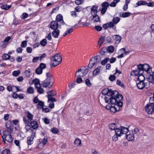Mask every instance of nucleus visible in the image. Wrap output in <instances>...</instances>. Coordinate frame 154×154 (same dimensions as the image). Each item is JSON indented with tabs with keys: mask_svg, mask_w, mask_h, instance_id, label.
Listing matches in <instances>:
<instances>
[{
	"mask_svg": "<svg viewBox=\"0 0 154 154\" xmlns=\"http://www.w3.org/2000/svg\"><path fill=\"white\" fill-rule=\"evenodd\" d=\"M3 141L5 143H6L5 141H6L9 143H11L13 139L12 138L11 134L5 136V137H2Z\"/></svg>",
	"mask_w": 154,
	"mask_h": 154,
	"instance_id": "nucleus-15",
	"label": "nucleus"
},
{
	"mask_svg": "<svg viewBox=\"0 0 154 154\" xmlns=\"http://www.w3.org/2000/svg\"><path fill=\"white\" fill-rule=\"evenodd\" d=\"M84 0H76L75 1V3L78 5H81L82 4Z\"/></svg>",
	"mask_w": 154,
	"mask_h": 154,
	"instance_id": "nucleus-64",
	"label": "nucleus"
},
{
	"mask_svg": "<svg viewBox=\"0 0 154 154\" xmlns=\"http://www.w3.org/2000/svg\"><path fill=\"white\" fill-rule=\"evenodd\" d=\"M70 14L73 17L75 18L77 16V14L75 11H71L70 12Z\"/></svg>",
	"mask_w": 154,
	"mask_h": 154,
	"instance_id": "nucleus-56",
	"label": "nucleus"
},
{
	"mask_svg": "<svg viewBox=\"0 0 154 154\" xmlns=\"http://www.w3.org/2000/svg\"><path fill=\"white\" fill-rule=\"evenodd\" d=\"M42 69L38 67L35 70L36 73L38 74H41L42 73Z\"/></svg>",
	"mask_w": 154,
	"mask_h": 154,
	"instance_id": "nucleus-45",
	"label": "nucleus"
},
{
	"mask_svg": "<svg viewBox=\"0 0 154 154\" xmlns=\"http://www.w3.org/2000/svg\"><path fill=\"white\" fill-rule=\"evenodd\" d=\"M92 15L93 17L92 20L94 22H98L100 21V17L97 14Z\"/></svg>",
	"mask_w": 154,
	"mask_h": 154,
	"instance_id": "nucleus-22",
	"label": "nucleus"
},
{
	"mask_svg": "<svg viewBox=\"0 0 154 154\" xmlns=\"http://www.w3.org/2000/svg\"><path fill=\"white\" fill-rule=\"evenodd\" d=\"M107 51L106 50V48H102L101 51H100V54L102 55H103L105 54L106 53H107Z\"/></svg>",
	"mask_w": 154,
	"mask_h": 154,
	"instance_id": "nucleus-44",
	"label": "nucleus"
},
{
	"mask_svg": "<svg viewBox=\"0 0 154 154\" xmlns=\"http://www.w3.org/2000/svg\"><path fill=\"white\" fill-rule=\"evenodd\" d=\"M107 25L108 27L110 28H112L113 29H116V27L115 26V24L113 22L111 21L108 23Z\"/></svg>",
	"mask_w": 154,
	"mask_h": 154,
	"instance_id": "nucleus-37",
	"label": "nucleus"
},
{
	"mask_svg": "<svg viewBox=\"0 0 154 154\" xmlns=\"http://www.w3.org/2000/svg\"><path fill=\"white\" fill-rule=\"evenodd\" d=\"M73 30V28L72 27L68 29L64 33L63 35V36H65L70 34L72 32Z\"/></svg>",
	"mask_w": 154,
	"mask_h": 154,
	"instance_id": "nucleus-26",
	"label": "nucleus"
},
{
	"mask_svg": "<svg viewBox=\"0 0 154 154\" xmlns=\"http://www.w3.org/2000/svg\"><path fill=\"white\" fill-rule=\"evenodd\" d=\"M106 50L108 52L113 53L114 51V48L113 46L111 45L106 48Z\"/></svg>",
	"mask_w": 154,
	"mask_h": 154,
	"instance_id": "nucleus-35",
	"label": "nucleus"
},
{
	"mask_svg": "<svg viewBox=\"0 0 154 154\" xmlns=\"http://www.w3.org/2000/svg\"><path fill=\"white\" fill-rule=\"evenodd\" d=\"M11 7V5H8L7 4H3L1 7L2 9L5 10H8Z\"/></svg>",
	"mask_w": 154,
	"mask_h": 154,
	"instance_id": "nucleus-34",
	"label": "nucleus"
},
{
	"mask_svg": "<svg viewBox=\"0 0 154 154\" xmlns=\"http://www.w3.org/2000/svg\"><path fill=\"white\" fill-rule=\"evenodd\" d=\"M145 109L147 112L149 114H151V117L154 118V105L148 104L146 106Z\"/></svg>",
	"mask_w": 154,
	"mask_h": 154,
	"instance_id": "nucleus-6",
	"label": "nucleus"
},
{
	"mask_svg": "<svg viewBox=\"0 0 154 154\" xmlns=\"http://www.w3.org/2000/svg\"><path fill=\"white\" fill-rule=\"evenodd\" d=\"M109 127L111 130H115L116 128L115 123H111L109 125Z\"/></svg>",
	"mask_w": 154,
	"mask_h": 154,
	"instance_id": "nucleus-43",
	"label": "nucleus"
},
{
	"mask_svg": "<svg viewBox=\"0 0 154 154\" xmlns=\"http://www.w3.org/2000/svg\"><path fill=\"white\" fill-rule=\"evenodd\" d=\"M120 18L118 17H115L113 18L112 20V21L115 24H117L120 20Z\"/></svg>",
	"mask_w": 154,
	"mask_h": 154,
	"instance_id": "nucleus-40",
	"label": "nucleus"
},
{
	"mask_svg": "<svg viewBox=\"0 0 154 154\" xmlns=\"http://www.w3.org/2000/svg\"><path fill=\"white\" fill-rule=\"evenodd\" d=\"M27 116L28 119L29 120H32L33 119V116L30 112H28L27 114Z\"/></svg>",
	"mask_w": 154,
	"mask_h": 154,
	"instance_id": "nucleus-52",
	"label": "nucleus"
},
{
	"mask_svg": "<svg viewBox=\"0 0 154 154\" xmlns=\"http://www.w3.org/2000/svg\"><path fill=\"white\" fill-rule=\"evenodd\" d=\"M127 139L129 141L134 140V136L133 134H130L126 135Z\"/></svg>",
	"mask_w": 154,
	"mask_h": 154,
	"instance_id": "nucleus-21",
	"label": "nucleus"
},
{
	"mask_svg": "<svg viewBox=\"0 0 154 154\" xmlns=\"http://www.w3.org/2000/svg\"><path fill=\"white\" fill-rule=\"evenodd\" d=\"M27 92L29 94H32L34 92V89L33 87L30 86L27 90Z\"/></svg>",
	"mask_w": 154,
	"mask_h": 154,
	"instance_id": "nucleus-42",
	"label": "nucleus"
},
{
	"mask_svg": "<svg viewBox=\"0 0 154 154\" xmlns=\"http://www.w3.org/2000/svg\"><path fill=\"white\" fill-rule=\"evenodd\" d=\"M11 122L10 121L7 122L6 124V126L7 128V130H9L11 131H12V129L11 128Z\"/></svg>",
	"mask_w": 154,
	"mask_h": 154,
	"instance_id": "nucleus-36",
	"label": "nucleus"
},
{
	"mask_svg": "<svg viewBox=\"0 0 154 154\" xmlns=\"http://www.w3.org/2000/svg\"><path fill=\"white\" fill-rule=\"evenodd\" d=\"M114 74L113 75H111L109 77V79L111 81H113L115 80L116 76Z\"/></svg>",
	"mask_w": 154,
	"mask_h": 154,
	"instance_id": "nucleus-55",
	"label": "nucleus"
},
{
	"mask_svg": "<svg viewBox=\"0 0 154 154\" xmlns=\"http://www.w3.org/2000/svg\"><path fill=\"white\" fill-rule=\"evenodd\" d=\"M48 100L51 101V102H55L56 101V99L52 97V95H48Z\"/></svg>",
	"mask_w": 154,
	"mask_h": 154,
	"instance_id": "nucleus-41",
	"label": "nucleus"
},
{
	"mask_svg": "<svg viewBox=\"0 0 154 154\" xmlns=\"http://www.w3.org/2000/svg\"><path fill=\"white\" fill-rule=\"evenodd\" d=\"M121 129L122 135L123 134H126L129 131L128 128H125L122 126H121Z\"/></svg>",
	"mask_w": 154,
	"mask_h": 154,
	"instance_id": "nucleus-23",
	"label": "nucleus"
},
{
	"mask_svg": "<svg viewBox=\"0 0 154 154\" xmlns=\"http://www.w3.org/2000/svg\"><path fill=\"white\" fill-rule=\"evenodd\" d=\"M123 96L122 95H120L116 98H110L109 99V103L112 105H109L106 106V108L108 109H110L111 111L113 112H115L117 111H119L120 108H121L123 103L122 102L123 99Z\"/></svg>",
	"mask_w": 154,
	"mask_h": 154,
	"instance_id": "nucleus-1",
	"label": "nucleus"
},
{
	"mask_svg": "<svg viewBox=\"0 0 154 154\" xmlns=\"http://www.w3.org/2000/svg\"><path fill=\"white\" fill-rule=\"evenodd\" d=\"M47 43V40L45 39H44L40 42V44L44 47L46 45Z\"/></svg>",
	"mask_w": 154,
	"mask_h": 154,
	"instance_id": "nucleus-46",
	"label": "nucleus"
},
{
	"mask_svg": "<svg viewBox=\"0 0 154 154\" xmlns=\"http://www.w3.org/2000/svg\"><path fill=\"white\" fill-rule=\"evenodd\" d=\"M12 90L14 92H15L18 91H19V88L16 87L15 86H12Z\"/></svg>",
	"mask_w": 154,
	"mask_h": 154,
	"instance_id": "nucleus-53",
	"label": "nucleus"
},
{
	"mask_svg": "<svg viewBox=\"0 0 154 154\" xmlns=\"http://www.w3.org/2000/svg\"><path fill=\"white\" fill-rule=\"evenodd\" d=\"M28 16V14L26 13H24L21 16V17L23 19L26 18Z\"/></svg>",
	"mask_w": 154,
	"mask_h": 154,
	"instance_id": "nucleus-62",
	"label": "nucleus"
},
{
	"mask_svg": "<svg viewBox=\"0 0 154 154\" xmlns=\"http://www.w3.org/2000/svg\"><path fill=\"white\" fill-rule=\"evenodd\" d=\"M120 0H113L111 3L109 4V6L111 7H115L116 6V4L120 1Z\"/></svg>",
	"mask_w": 154,
	"mask_h": 154,
	"instance_id": "nucleus-38",
	"label": "nucleus"
},
{
	"mask_svg": "<svg viewBox=\"0 0 154 154\" xmlns=\"http://www.w3.org/2000/svg\"><path fill=\"white\" fill-rule=\"evenodd\" d=\"M12 131H11L9 130H5L3 131V135L2 136V137H5V136L10 135L11 134V132Z\"/></svg>",
	"mask_w": 154,
	"mask_h": 154,
	"instance_id": "nucleus-27",
	"label": "nucleus"
},
{
	"mask_svg": "<svg viewBox=\"0 0 154 154\" xmlns=\"http://www.w3.org/2000/svg\"><path fill=\"white\" fill-rule=\"evenodd\" d=\"M115 130L116 134L117 135L118 137H120L122 135L121 129V126L118 128H116Z\"/></svg>",
	"mask_w": 154,
	"mask_h": 154,
	"instance_id": "nucleus-24",
	"label": "nucleus"
},
{
	"mask_svg": "<svg viewBox=\"0 0 154 154\" xmlns=\"http://www.w3.org/2000/svg\"><path fill=\"white\" fill-rule=\"evenodd\" d=\"M113 38L115 40L116 44H118L121 42V38L120 36L118 35H114L112 36Z\"/></svg>",
	"mask_w": 154,
	"mask_h": 154,
	"instance_id": "nucleus-17",
	"label": "nucleus"
},
{
	"mask_svg": "<svg viewBox=\"0 0 154 154\" xmlns=\"http://www.w3.org/2000/svg\"><path fill=\"white\" fill-rule=\"evenodd\" d=\"M97 64V63L96 61L93 57L91 58L90 60L88 66L89 68H91Z\"/></svg>",
	"mask_w": 154,
	"mask_h": 154,
	"instance_id": "nucleus-14",
	"label": "nucleus"
},
{
	"mask_svg": "<svg viewBox=\"0 0 154 154\" xmlns=\"http://www.w3.org/2000/svg\"><path fill=\"white\" fill-rule=\"evenodd\" d=\"M40 101L38 99L37 97H35L33 99V102L35 103H38Z\"/></svg>",
	"mask_w": 154,
	"mask_h": 154,
	"instance_id": "nucleus-57",
	"label": "nucleus"
},
{
	"mask_svg": "<svg viewBox=\"0 0 154 154\" xmlns=\"http://www.w3.org/2000/svg\"><path fill=\"white\" fill-rule=\"evenodd\" d=\"M102 93L103 95L102 97L104 99L106 103H109V99H110V98H116L119 95H121L119 94L118 92L117 91H113L108 88L103 90Z\"/></svg>",
	"mask_w": 154,
	"mask_h": 154,
	"instance_id": "nucleus-2",
	"label": "nucleus"
},
{
	"mask_svg": "<svg viewBox=\"0 0 154 154\" xmlns=\"http://www.w3.org/2000/svg\"><path fill=\"white\" fill-rule=\"evenodd\" d=\"M62 58L61 56L58 54H55L51 58V68L56 66L60 64L62 61Z\"/></svg>",
	"mask_w": 154,
	"mask_h": 154,
	"instance_id": "nucleus-5",
	"label": "nucleus"
},
{
	"mask_svg": "<svg viewBox=\"0 0 154 154\" xmlns=\"http://www.w3.org/2000/svg\"><path fill=\"white\" fill-rule=\"evenodd\" d=\"M85 83L88 87H91V83L90 80L88 79H87L85 80Z\"/></svg>",
	"mask_w": 154,
	"mask_h": 154,
	"instance_id": "nucleus-54",
	"label": "nucleus"
},
{
	"mask_svg": "<svg viewBox=\"0 0 154 154\" xmlns=\"http://www.w3.org/2000/svg\"><path fill=\"white\" fill-rule=\"evenodd\" d=\"M137 86L140 89H142L143 88H147L149 87V82H139L137 83Z\"/></svg>",
	"mask_w": 154,
	"mask_h": 154,
	"instance_id": "nucleus-8",
	"label": "nucleus"
},
{
	"mask_svg": "<svg viewBox=\"0 0 154 154\" xmlns=\"http://www.w3.org/2000/svg\"><path fill=\"white\" fill-rule=\"evenodd\" d=\"M10 153V150L8 149H5L3 150L1 154H9Z\"/></svg>",
	"mask_w": 154,
	"mask_h": 154,
	"instance_id": "nucleus-50",
	"label": "nucleus"
},
{
	"mask_svg": "<svg viewBox=\"0 0 154 154\" xmlns=\"http://www.w3.org/2000/svg\"><path fill=\"white\" fill-rule=\"evenodd\" d=\"M147 74L148 75H154V67L149 68Z\"/></svg>",
	"mask_w": 154,
	"mask_h": 154,
	"instance_id": "nucleus-30",
	"label": "nucleus"
},
{
	"mask_svg": "<svg viewBox=\"0 0 154 154\" xmlns=\"http://www.w3.org/2000/svg\"><path fill=\"white\" fill-rule=\"evenodd\" d=\"M82 71L81 69H79L76 72L75 74V75L77 77H81L85 76L86 74H87L88 72V69H84L82 72V75H79L78 73H79L80 72Z\"/></svg>",
	"mask_w": 154,
	"mask_h": 154,
	"instance_id": "nucleus-10",
	"label": "nucleus"
},
{
	"mask_svg": "<svg viewBox=\"0 0 154 154\" xmlns=\"http://www.w3.org/2000/svg\"><path fill=\"white\" fill-rule=\"evenodd\" d=\"M98 7L96 5H94L92 6L91 9V12L92 15H94L97 14Z\"/></svg>",
	"mask_w": 154,
	"mask_h": 154,
	"instance_id": "nucleus-16",
	"label": "nucleus"
},
{
	"mask_svg": "<svg viewBox=\"0 0 154 154\" xmlns=\"http://www.w3.org/2000/svg\"><path fill=\"white\" fill-rule=\"evenodd\" d=\"M116 84L122 88H124V86L123 83L120 81L117 80Z\"/></svg>",
	"mask_w": 154,
	"mask_h": 154,
	"instance_id": "nucleus-58",
	"label": "nucleus"
},
{
	"mask_svg": "<svg viewBox=\"0 0 154 154\" xmlns=\"http://www.w3.org/2000/svg\"><path fill=\"white\" fill-rule=\"evenodd\" d=\"M51 131L54 134H57L59 132V130L56 128H53L51 129Z\"/></svg>",
	"mask_w": 154,
	"mask_h": 154,
	"instance_id": "nucleus-60",
	"label": "nucleus"
},
{
	"mask_svg": "<svg viewBox=\"0 0 154 154\" xmlns=\"http://www.w3.org/2000/svg\"><path fill=\"white\" fill-rule=\"evenodd\" d=\"M131 75L133 76H137L138 80L139 82H144L145 80V77L143 75V74H140V73H138L137 74H132V72H131Z\"/></svg>",
	"mask_w": 154,
	"mask_h": 154,
	"instance_id": "nucleus-11",
	"label": "nucleus"
},
{
	"mask_svg": "<svg viewBox=\"0 0 154 154\" xmlns=\"http://www.w3.org/2000/svg\"><path fill=\"white\" fill-rule=\"evenodd\" d=\"M46 78L42 82V86L49 90L52 86L53 82L51 80L52 75L49 72L46 73Z\"/></svg>",
	"mask_w": 154,
	"mask_h": 154,
	"instance_id": "nucleus-3",
	"label": "nucleus"
},
{
	"mask_svg": "<svg viewBox=\"0 0 154 154\" xmlns=\"http://www.w3.org/2000/svg\"><path fill=\"white\" fill-rule=\"evenodd\" d=\"M148 80L149 82L152 83H154V75H149Z\"/></svg>",
	"mask_w": 154,
	"mask_h": 154,
	"instance_id": "nucleus-39",
	"label": "nucleus"
},
{
	"mask_svg": "<svg viewBox=\"0 0 154 154\" xmlns=\"http://www.w3.org/2000/svg\"><path fill=\"white\" fill-rule=\"evenodd\" d=\"M50 28L54 30L58 29L59 25L56 21H52L50 23ZM59 26L60 25H59Z\"/></svg>",
	"mask_w": 154,
	"mask_h": 154,
	"instance_id": "nucleus-9",
	"label": "nucleus"
},
{
	"mask_svg": "<svg viewBox=\"0 0 154 154\" xmlns=\"http://www.w3.org/2000/svg\"><path fill=\"white\" fill-rule=\"evenodd\" d=\"M60 33V31L58 29L54 30L52 32L53 36L54 38L58 37Z\"/></svg>",
	"mask_w": 154,
	"mask_h": 154,
	"instance_id": "nucleus-20",
	"label": "nucleus"
},
{
	"mask_svg": "<svg viewBox=\"0 0 154 154\" xmlns=\"http://www.w3.org/2000/svg\"><path fill=\"white\" fill-rule=\"evenodd\" d=\"M56 20L57 23L59 22L61 25H64L65 24L63 20V16L61 14H59L57 15Z\"/></svg>",
	"mask_w": 154,
	"mask_h": 154,
	"instance_id": "nucleus-13",
	"label": "nucleus"
},
{
	"mask_svg": "<svg viewBox=\"0 0 154 154\" xmlns=\"http://www.w3.org/2000/svg\"><path fill=\"white\" fill-rule=\"evenodd\" d=\"M147 2L144 1H138L135 5L134 7H136L138 6L141 5H146Z\"/></svg>",
	"mask_w": 154,
	"mask_h": 154,
	"instance_id": "nucleus-29",
	"label": "nucleus"
},
{
	"mask_svg": "<svg viewBox=\"0 0 154 154\" xmlns=\"http://www.w3.org/2000/svg\"><path fill=\"white\" fill-rule=\"evenodd\" d=\"M30 125L31 127L29 125H26V128L27 131L30 130L32 131V128L33 129H36L37 128L38 126L37 122L35 121H33L30 124Z\"/></svg>",
	"mask_w": 154,
	"mask_h": 154,
	"instance_id": "nucleus-7",
	"label": "nucleus"
},
{
	"mask_svg": "<svg viewBox=\"0 0 154 154\" xmlns=\"http://www.w3.org/2000/svg\"><path fill=\"white\" fill-rule=\"evenodd\" d=\"M149 103L150 104L153 105H154V97H150Z\"/></svg>",
	"mask_w": 154,
	"mask_h": 154,
	"instance_id": "nucleus-61",
	"label": "nucleus"
},
{
	"mask_svg": "<svg viewBox=\"0 0 154 154\" xmlns=\"http://www.w3.org/2000/svg\"><path fill=\"white\" fill-rule=\"evenodd\" d=\"M33 83L34 84L36 88L38 87V86L41 85L39 80L37 79H32L31 84H32Z\"/></svg>",
	"mask_w": 154,
	"mask_h": 154,
	"instance_id": "nucleus-18",
	"label": "nucleus"
},
{
	"mask_svg": "<svg viewBox=\"0 0 154 154\" xmlns=\"http://www.w3.org/2000/svg\"><path fill=\"white\" fill-rule=\"evenodd\" d=\"M10 57V56L8 54H4L3 56V58L5 60L8 59Z\"/></svg>",
	"mask_w": 154,
	"mask_h": 154,
	"instance_id": "nucleus-59",
	"label": "nucleus"
},
{
	"mask_svg": "<svg viewBox=\"0 0 154 154\" xmlns=\"http://www.w3.org/2000/svg\"><path fill=\"white\" fill-rule=\"evenodd\" d=\"M102 5L103 8H107V7L109 6V4L107 2H104L102 3Z\"/></svg>",
	"mask_w": 154,
	"mask_h": 154,
	"instance_id": "nucleus-47",
	"label": "nucleus"
},
{
	"mask_svg": "<svg viewBox=\"0 0 154 154\" xmlns=\"http://www.w3.org/2000/svg\"><path fill=\"white\" fill-rule=\"evenodd\" d=\"M109 60V58H106L103 60L101 62V64L102 65H104L106 64L107 61Z\"/></svg>",
	"mask_w": 154,
	"mask_h": 154,
	"instance_id": "nucleus-49",
	"label": "nucleus"
},
{
	"mask_svg": "<svg viewBox=\"0 0 154 154\" xmlns=\"http://www.w3.org/2000/svg\"><path fill=\"white\" fill-rule=\"evenodd\" d=\"M104 37L102 36L100 38L98 42V44L99 45V48H100L101 47V46L102 45L104 42Z\"/></svg>",
	"mask_w": 154,
	"mask_h": 154,
	"instance_id": "nucleus-28",
	"label": "nucleus"
},
{
	"mask_svg": "<svg viewBox=\"0 0 154 154\" xmlns=\"http://www.w3.org/2000/svg\"><path fill=\"white\" fill-rule=\"evenodd\" d=\"M35 132H32L30 136L28 137L27 138V144L28 145H31L32 144L33 142V139L34 137L35 136Z\"/></svg>",
	"mask_w": 154,
	"mask_h": 154,
	"instance_id": "nucleus-12",
	"label": "nucleus"
},
{
	"mask_svg": "<svg viewBox=\"0 0 154 154\" xmlns=\"http://www.w3.org/2000/svg\"><path fill=\"white\" fill-rule=\"evenodd\" d=\"M101 67L100 66H98L93 71V75L96 76L98 75L100 72Z\"/></svg>",
	"mask_w": 154,
	"mask_h": 154,
	"instance_id": "nucleus-19",
	"label": "nucleus"
},
{
	"mask_svg": "<svg viewBox=\"0 0 154 154\" xmlns=\"http://www.w3.org/2000/svg\"><path fill=\"white\" fill-rule=\"evenodd\" d=\"M149 66L147 64H140L137 66V69L132 71V74H134L135 73L137 74L139 72L141 74H143L144 71L147 73V71L149 70Z\"/></svg>",
	"mask_w": 154,
	"mask_h": 154,
	"instance_id": "nucleus-4",
	"label": "nucleus"
},
{
	"mask_svg": "<svg viewBox=\"0 0 154 154\" xmlns=\"http://www.w3.org/2000/svg\"><path fill=\"white\" fill-rule=\"evenodd\" d=\"M19 75V70L14 71L12 72V75L15 77L18 76Z\"/></svg>",
	"mask_w": 154,
	"mask_h": 154,
	"instance_id": "nucleus-51",
	"label": "nucleus"
},
{
	"mask_svg": "<svg viewBox=\"0 0 154 154\" xmlns=\"http://www.w3.org/2000/svg\"><path fill=\"white\" fill-rule=\"evenodd\" d=\"M27 45V42L26 41H23L21 44V46L22 48H25Z\"/></svg>",
	"mask_w": 154,
	"mask_h": 154,
	"instance_id": "nucleus-63",
	"label": "nucleus"
},
{
	"mask_svg": "<svg viewBox=\"0 0 154 154\" xmlns=\"http://www.w3.org/2000/svg\"><path fill=\"white\" fill-rule=\"evenodd\" d=\"M47 141V137H45L44 139L42 140L40 143L42 144L43 145H45L46 144Z\"/></svg>",
	"mask_w": 154,
	"mask_h": 154,
	"instance_id": "nucleus-48",
	"label": "nucleus"
},
{
	"mask_svg": "<svg viewBox=\"0 0 154 154\" xmlns=\"http://www.w3.org/2000/svg\"><path fill=\"white\" fill-rule=\"evenodd\" d=\"M36 88L37 90V92L38 93L40 94L43 93L44 91L43 89L41 88V85L38 86V87H36Z\"/></svg>",
	"mask_w": 154,
	"mask_h": 154,
	"instance_id": "nucleus-32",
	"label": "nucleus"
},
{
	"mask_svg": "<svg viewBox=\"0 0 154 154\" xmlns=\"http://www.w3.org/2000/svg\"><path fill=\"white\" fill-rule=\"evenodd\" d=\"M74 143L75 145L77 146H81V141L79 138H76L74 141Z\"/></svg>",
	"mask_w": 154,
	"mask_h": 154,
	"instance_id": "nucleus-31",
	"label": "nucleus"
},
{
	"mask_svg": "<svg viewBox=\"0 0 154 154\" xmlns=\"http://www.w3.org/2000/svg\"><path fill=\"white\" fill-rule=\"evenodd\" d=\"M131 13L129 12H125L120 14V16H122V17H127L130 16L131 15Z\"/></svg>",
	"mask_w": 154,
	"mask_h": 154,
	"instance_id": "nucleus-33",
	"label": "nucleus"
},
{
	"mask_svg": "<svg viewBox=\"0 0 154 154\" xmlns=\"http://www.w3.org/2000/svg\"><path fill=\"white\" fill-rule=\"evenodd\" d=\"M44 106V102L42 101H40L38 103L37 105V107L38 109L40 110L43 108Z\"/></svg>",
	"mask_w": 154,
	"mask_h": 154,
	"instance_id": "nucleus-25",
	"label": "nucleus"
}]
</instances>
